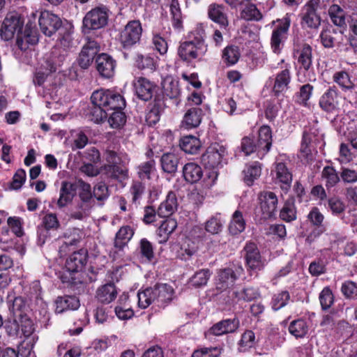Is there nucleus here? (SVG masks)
<instances>
[{
    "label": "nucleus",
    "instance_id": "obj_6",
    "mask_svg": "<svg viewBox=\"0 0 357 357\" xmlns=\"http://www.w3.org/2000/svg\"><path fill=\"white\" fill-rule=\"evenodd\" d=\"M259 211L256 215L260 220H268L275 217L278 199L276 195L271 191H264L259 195Z\"/></svg>",
    "mask_w": 357,
    "mask_h": 357
},
{
    "label": "nucleus",
    "instance_id": "obj_30",
    "mask_svg": "<svg viewBox=\"0 0 357 357\" xmlns=\"http://www.w3.org/2000/svg\"><path fill=\"white\" fill-rule=\"evenodd\" d=\"M163 95L170 99L177 98L181 93L178 81L172 76H166L162 82Z\"/></svg>",
    "mask_w": 357,
    "mask_h": 357
},
{
    "label": "nucleus",
    "instance_id": "obj_16",
    "mask_svg": "<svg viewBox=\"0 0 357 357\" xmlns=\"http://www.w3.org/2000/svg\"><path fill=\"white\" fill-rule=\"evenodd\" d=\"M99 50V44L93 40L88 39L79 54L77 59L79 66L83 69H87L92 63Z\"/></svg>",
    "mask_w": 357,
    "mask_h": 357
},
{
    "label": "nucleus",
    "instance_id": "obj_1",
    "mask_svg": "<svg viewBox=\"0 0 357 357\" xmlns=\"http://www.w3.org/2000/svg\"><path fill=\"white\" fill-rule=\"evenodd\" d=\"M174 294V291L171 285L156 284L153 287H148L138 292V306L145 309L154 303L158 307H165L173 300Z\"/></svg>",
    "mask_w": 357,
    "mask_h": 357
},
{
    "label": "nucleus",
    "instance_id": "obj_62",
    "mask_svg": "<svg viewBox=\"0 0 357 357\" xmlns=\"http://www.w3.org/2000/svg\"><path fill=\"white\" fill-rule=\"evenodd\" d=\"M319 301L324 310L331 307L334 302L333 293L329 287H324L319 294Z\"/></svg>",
    "mask_w": 357,
    "mask_h": 357
},
{
    "label": "nucleus",
    "instance_id": "obj_46",
    "mask_svg": "<svg viewBox=\"0 0 357 357\" xmlns=\"http://www.w3.org/2000/svg\"><path fill=\"white\" fill-rule=\"evenodd\" d=\"M197 251L195 242L190 238H185L180 247L178 255L181 259L187 260Z\"/></svg>",
    "mask_w": 357,
    "mask_h": 357
},
{
    "label": "nucleus",
    "instance_id": "obj_33",
    "mask_svg": "<svg viewBox=\"0 0 357 357\" xmlns=\"http://www.w3.org/2000/svg\"><path fill=\"white\" fill-rule=\"evenodd\" d=\"M291 81V74L289 69H284L278 73L275 78V82L273 87V91L275 95L286 91L289 88Z\"/></svg>",
    "mask_w": 357,
    "mask_h": 357
},
{
    "label": "nucleus",
    "instance_id": "obj_7",
    "mask_svg": "<svg viewBox=\"0 0 357 357\" xmlns=\"http://www.w3.org/2000/svg\"><path fill=\"white\" fill-rule=\"evenodd\" d=\"M208 50V45L192 42L181 43L178 48V55L183 61L190 63L194 60L202 61Z\"/></svg>",
    "mask_w": 357,
    "mask_h": 357
},
{
    "label": "nucleus",
    "instance_id": "obj_41",
    "mask_svg": "<svg viewBox=\"0 0 357 357\" xmlns=\"http://www.w3.org/2000/svg\"><path fill=\"white\" fill-rule=\"evenodd\" d=\"M245 227V221L243 213L236 210L232 215L231 220L229 223V231L232 235H237L244 231Z\"/></svg>",
    "mask_w": 357,
    "mask_h": 357
},
{
    "label": "nucleus",
    "instance_id": "obj_52",
    "mask_svg": "<svg viewBox=\"0 0 357 357\" xmlns=\"http://www.w3.org/2000/svg\"><path fill=\"white\" fill-rule=\"evenodd\" d=\"M77 187L79 188V197L80 200L82 202L93 204V195L91 192L90 184L83 181L82 180H78L77 182Z\"/></svg>",
    "mask_w": 357,
    "mask_h": 357
},
{
    "label": "nucleus",
    "instance_id": "obj_61",
    "mask_svg": "<svg viewBox=\"0 0 357 357\" xmlns=\"http://www.w3.org/2000/svg\"><path fill=\"white\" fill-rule=\"evenodd\" d=\"M290 299L289 294L287 291H283L276 294L272 298V307L274 310H278L284 307Z\"/></svg>",
    "mask_w": 357,
    "mask_h": 357
},
{
    "label": "nucleus",
    "instance_id": "obj_8",
    "mask_svg": "<svg viewBox=\"0 0 357 357\" xmlns=\"http://www.w3.org/2000/svg\"><path fill=\"white\" fill-rule=\"evenodd\" d=\"M277 22L278 24L272 32L271 45L273 51L279 54L287 37L291 24L290 15L287 13L282 19L278 20Z\"/></svg>",
    "mask_w": 357,
    "mask_h": 357
},
{
    "label": "nucleus",
    "instance_id": "obj_44",
    "mask_svg": "<svg viewBox=\"0 0 357 357\" xmlns=\"http://www.w3.org/2000/svg\"><path fill=\"white\" fill-rule=\"evenodd\" d=\"M169 9L172 17V25L176 29L183 27V16L178 0H169Z\"/></svg>",
    "mask_w": 357,
    "mask_h": 357
},
{
    "label": "nucleus",
    "instance_id": "obj_55",
    "mask_svg": "<svg viewBox=\"0 0 357 357\" xmlns=\"http://www.w3.org/2000/svg\"><path fill=\"white\" fill-rule=\"evenodd\" d=\"M244 180L248 185H252L254 180L257 179L261 175V167L259 163L248 166L244 170Z\"/></svg>",
    "mask_w": 357,
    "mask_h": 357
},
{
    "label": "nucleus",
    "instance_id": "obj_37",
    "mask_svg": "<svg viewBox=\"0 0 357 357\" xmlns=\"http://www.w3.org/2000/svg\"><path fill=\"white\" fill-rule=\"evenodd\" d=\"M275 172L277 179L282 183L281 185L282 190L287 192L289 189L292 181L291 173L283 162H279L276 165Z\"/></svg>",
    "mask_w": 357,
    "mask_h": 357
},
{
    "label": "nucleus",
    "instance_id": "obj_35",
    "mask_svg": "<svg viewBox=\"0 0 357 357\" xmlns=\"http://www.w3.org/2000/svg\"><path fill=\"white\" fill-rule=\"evenodd\" d=\"M298 63L305 70H308L312 64V48L306 43L303 44L296 52Z\"/></svg>",
    "mask_w": 357,
    "mask_h": 357
},
{
    "label": "nucleus",
    "instance_id": "obj_2",
    "mask_svg": "<svg viewBox=\"0 0 357 357\" xmlns=\"http://www.w3.org/2000/svg\"><path fill=\"white\" fill-rule=\"evenodd\" d=\"M59 43L52 52L51 57L47 61L50 72H55L64 62L67 56V50L72 43L70 33L66 29L59 33Z\"/></svg>",
    "mask_w": 357,
    "mask_h": 357
},
{
    "label": "nucleus",
    "instance_id": "obj_9",
    "mask_svg": "<svg viewBox=\"0 0 357 357\" xmlns=\"http://www.w3.org/2000/svg\"><path fill=\"white\" fill-rule=\"evenodd\" d=\"M24 22L16 13H10L4 18L1 27V37L5 40L12 39L22 32Z\"/></svg>",
    "mask_w": 357,
    "mask_h": 357
},
{
    "label": "nucleus",
    "instance_id": "obj_22",
    "mask_svg": "<svg viewBox=\"0 0 357 357\" xmlns=\"http://www.w3.org/2000/svg\"><path fill=\"white\" fill-rule=\"evenodd\" d=\"M208 15L213 22L220 25L223 31H227L229 20L225 6L220 4L213 3L208 6Z\"/></svg>",
    "mask_w": 357,
    "mask_h": 357
},
{
    "label": "nucleus",
    "instance_id": "obj_20",
    "mask_svg": "<svg viewBox=\"0 0 357 357\" xmlns=\"http://www.w3.org/2000/svg\"><path fill=\"white\" fill-rule=\"evenodd\" d=\"M96 69L105 78L113 77L115 73L116 61L107 54H100L96 59Z\"/></svg>",
    "mask_w": 357,
    "mask_h": 357
},
{
    "label": "nucleus",
    "instance_id": "obj_31",
    "mask_svg": "<svg viewBox=\"0 0 357 357\" xmlns=\"http://www.w3.org/2000/svg\"><path fill=\"white\" fill-rule=\"evenodd\" d=\"M55 306V312L62 313L68 310H77L79 307V301L76 296H60L56 299Z\"/></svg>",
    "mask_w": 357,
    "mask_h": 357
},
{
    "label": "nucleus",
    "instance_id": "obj_64",
    "mask_svg": "<svg viewBox=\"0 0 357 357\" xmlns=\"http://www.w3.org/2000/svg\"><path fill=\"white\" fill-rule=\"evenodd\" d=\"M220 354V350L218 347H204L195 350L192 357H218Z\"/></svg>",
    "mask_w": 357,
    "mask_h": 357
},
{
    "label": "nucleus",
    "instance_id": "obj_60",
    "mask_svg": "<svg viewBox=\"0 0 357 357\" xmlns=\"http://www.w3.org/2000/svg\"><path fill=\"white\" fill-rule=\"evenodd\" d=\"M328 13L332 22L336 26H341L344 24L345 19L344 17L343 10L338 5H332L328 10Z\"/></svg>",
    "mask_w": 357,
    "mask_h": 357
},
{
    "label": "nucleus",
    "instance_id": "obj_29",
    "mask_svg": "<svg viewBox=\"0 0 357 357\" xmlns=\"http://www.w3.org/2000/svg\"><path fill=\"white\" fill-rule=\"evenodd\" d=\"M77 185L68 181H63L60 189V195L57 201V205L59 208L66 206L70 203L76 192Z\"/></svg>",
    "mask_w": 357,
    "mask_h": 357
},
{
    "label": "nucleus",
    "instance_id": "obj_4",
    "mask_svg": "<svg viewBox=\"0 0 357 357\" xmlns=\"http://www.w3.org/2000/svg\"><path fill=\"white\" fill-rule=\"evenodd\" d=\"M109 11V9L102 5L92 8L83 18L84 28L92 30L105 26L108 22Z\"/></svg>",
    "mask_w": 357,
    "mask_h": 357
},
{
    "label": "nucleus",
    "instance_id": "obj_54",
    "mask_svg": "<svg viewBox=\"0 0 357 357\" xmlns=\"http://www.w3.org/2000/svg\"><path fill=\"white\" fill-rule=\"evenodd\" d=\"M123 109H113L114 112L108 118V123L112 128H120L126 121V116L122 112Z\"/></svg>",
    "mask_w": 357,
    "mask_h": 357
},
{
    "label": "nucleus",
    "instance_id": "obj_24",
    "mask_svg": "<svg viewBox=\"0 0 357 357\" xmlns=\"http://www.w3.org/2000/svg\"><path fill=\"white\" fill-rule=\"evenodd\" d=\"M238 327V319H227L215 324L211 327L208 332L213 335L220 336L226 333H234Z\"/></svg>",
    "mask_w": 357,
    "mask_h": 357
},
{
    "label": "nucleus",
    "instance_id": "obj_38",
    "mask_svg": "<svg viewBox=\"0 0 357 357\" xmlns=\"http://www.w3.org/2000/svg\"><path fill=\"white\" fill-rule=\"evenodd\" d=\"M183 174L185 180L190 183L197 182L203 175L202 168L194 162H189L184 165Z\"/></svg>",
    "mask_w": 357,
    "mask_h": 357
},
{
    "label": "nucleus",
    "instance_id": "obj_53",
    "mask_svg": "<svg viewBox=\"0 0 357 357\" xmlns=\"http://www.w3.org/2000/svg\"><path fill=\"white\" fill-rule=\"evenodd\" d=\"M255 344V335L252 331H245L238 344V350L241 352H245L253 347Z\"/></svg>",
    "mask_w": 357,
    "mask_h": 357
},
{
    "label": "nucleus",
    "instance_id": "obj_42",
    "mask_svg": "<svg viewBox=\"0 0 357 357\" xmlns=\"http://www.w3.org/2000/svg\"><path fill=\"white\" fill-rule=\"evenodd\" d=\"M241 19L245 21L259 22L263 18L261 11L257 8L256 5L249 3L245 6L240 13Z\"/></svg>",
    "mask_w": 357,
    "mask_h": 357
},
{
    "label": "nucleus",
    "instance_id": "obj_3",
    "mask_svg": "<svg viewBox=\"0 0 357 357\" xmlns=\"http://www.w3.org/2000/svg\"><path fill=\"white\" fill-rule=\"evenodd\" d=\"M91 100L93 105L105 108L108 110L123 109L126 101L122 96L110 90L100 89L95 91Z\"/></svg>",
    "mask_w": 357,
    "mask_h": 357
},
{
    "label": "nucleus",
    "instance_id": "obj_28",
    "mask_svg": "<svg viewBox=\"0 0 357 357\" xmlns=\"http://www.w3.org/2000/svg\"><path fill=\"white\" fill-rule=\"evenodd\" d=\"M177 207L178 202L175 193L169 192L165 200L159 206L157 213L160 217L169 218L176 211Z\"/></svg>",
    "mask_w": 357,
    "mask_h": 357
},
{
    "label": "nucleus",
    "instance_id": "obj_10",
    "mask_svg": "<svg viewBox=\"0 0 357 357\" xmlns=\"http://www.w3.org/2000/svg\"><path fill=\"white\" fill-rule=\"evenodd\" d=\"M227 154L226 148L219 144H215L209 146L206 151L202 155V163L208 169L218 167Z\"/></svg>",
    "mask_w": 357,
    "mask_h": 357
},
{
    "label": "nucleus",
    "instance_id": "obj_43",
    "mask_svg": "<svg viewBox=\"0 0 357 357\" xmlns=\"http://www.w3.org/2000/svg\"><path fill=\"white\" fill-rule=\"evenodd\" d=\"M289 332L297 339L303 338L308 332V326L304 319H296L290 323Z\"/></svg>",
    "mask_w": 357,
    "mask_h": 357
},
{
    "label": "nucleus",
    "instance_id": "obj_15",
    "mask_svg": "<svg viewBox=\"0 0 357 357\" xmlns=\"http://www.w3.org/2000/svg\"><path fill=\"white\" fill-rule=\"evenodd\" d=\"M320 0L309 1L303 9L302 22L308 28L317 29L321 24V17L317 13Z\"/></svg>",
    "mask_w": 357,
    "mask_h": 357
},
{
    "label": "nucleus",
    "instance_id": "obj_57",
    "mask_svg": "<svg viewBox=\"0 0 357 357\" xmlns=\"http://www.w3.org/2000/svg\"><path fill=\"white\" fill-rule=\"evenodd\" d=\"M130 194L132 197V202L135 204H139L145 192V185L139 181L132 182L130 188Z\"/></svg>",
    "mask_w": 357,
    "mask_h": 357
},
{
    "label": "nucleus",
    "instance_id": "obj_18",
    "mask_svg": "<svg viewBox=\"0 0 357 357\" xmlns=\"http://www.w3.org/2000/svg\"><path fill=\"white\" fill-rule=\"evenodd\" d=\"M340 96L335 86L330 87L321 96L319 106L327 112H333L339 109Z\"/></svg>",
    "mask_w": 357,
    "mask_h": 357
},
{
    "label": "nucleus",
    "instance_id": "obj_58",
    "mask_svg": "<svg viewBox=\"0 0 357 357\" xmlns=\"http://www.w3.org/2000/svg\"><path fill=\"white\" fill-rule=\"evenodd\" d=\"M138 249L142 257L146 261H151L154 258L153 245L146 238L140 240Z\"/></svg>",
    "mask_w": 357,
    "mask_h": 357
},
{
    "label": "nucleus",
    "instance_id": "obj_48",
    "mask_svg": "<svg viewBox=\"0 0 357 357\" xmlns=\"http://www.w3.org/2000/svg\"><path fill=\"white\" fill-rule=\"evenodd\" d=\"M211 272L209 269H202L197 271L190 278V284L195 287H200L207 284Z\"/></svg>",
    "mask_w": 357,
    "mask_h": 357
},
{
    "label": "nucleus",
    "instance_id": "obj_47",
    "mask_svg": "<svg viewBox=\"0 0 357 357\" xmlns=\"http://www.w3.org/2000/svg\"><path fill=\"white\" fill-rule=\"evenodd\" d=\"M241 56L239 48L235 45L227 46L222 52V60L227 65L231 66L237 63Z\"/></svg>",
    "mask_w": 357,
    "mask_h": 357
},
{
    "label": "nucleus",
    "instance_id": "obj_26",
    "mask_svg": "<svg viewBox=\"0 0 357 357\" xmlns=\"http://www.w3.org/2000/svg\"><path fill=\"white\" fill-rule=\"evenodd\" d=\"M256 144L258 147L259 155L263 156L269 151L272 145V135L269 126H263L260 128Z\"/></svg>",
    "mask_w": 357,
    "mask_h": 357
},
{
    "label": "nucleus",
    "instance_id": "obj_32",
    "mask_svg": "<svg viewBox=\"0 0 357 357\" xmlns=\"http://www.w3.org/2000/svg\"><path fill=\"white\" fill-rule=\"evenodd\" d=\"M177 227V222L173 218H167L162 221L160 227L157 229V236L159 243H166L170 234Z\"/></svg>",
    "mask_w": 357,
    "mask_h": 357
},
{
    "label": "nucleus",
    "instance_id": "obj_59",
    "mask_svg": "<svg viewBox=\"0 0 357 357\" xmlns=\"http://www.w3.org/2000/svg\"><path fill=\"white\" fill-rule=\"evenodd\" d=\"M206 33L204 27L202 24H197L196 27L190 33L188 42L195 44L207 45L205 41Z\"/></svg>",
    "mask_w": 357,
    "mask_h": 357
},
{
    "label": "nucleus",
    "instance_id": "obj_23",
    "mask_svg": "<svg viewBox=\"0 0 357 357\" xmlns=\"http://www.w3.org/2000/svg\"><path fill=\"white\" fill-rule=\"evenodd\" d=\"M8 310L15 317H22L26 308V302L23 297L17 296L13 290L8 291L6 297Z\"/></svg>",
    "mask_w": 357,
    "mask_h": 357
},
{
    "label": "nucleus",
    "instance_id": "obj_13",
    "mask_svg": "<svg viewBox=\"0 0 357 357\" xmlns=\"http://www.w3.org/2000/svg\"><path fill=\"white\" fill-rule=\"evenodd\" d=\"M61 21L57 15L48 11L43 12L39 18L41 31L47 36H52L57 31L59 33L61 29H64L61 26Z\"/></svg>",
    "mask_w": 357,
    "mask_h": 357
},
{
    "label": "nucleus",
    "instance_id": "obj_34",
    "mask_svg": "<svg viewBox=\"0 0 357 357\" xmlns=\"http://www.w3.org/2000/svg\"><path fill=\"white\" fill-rule=\"evenodd\" d=\"M117 295L116 287L113 283H107L100 287L96 291V297L102 303H109Z\"/></svg>",
    "mask_w": 357,
    "mask_h": 357
},
{
    "label": "nucleus",
    "instance_id": "obj_56",
    "mask_svg": "<svg viewBox=\"0 0 357 357\" xmlns=\"http://www.w3.org/2000/svg\"><path fill=\"white\" fill-rule=\"evenodd\" d=\"M233 294L238 300L247 302L251 301L259 296L258 290L251 287H245L241 291H234Z\"/></svg>",
    "mask_w": 357,
    "mask_h": 357
},
{
    "label": "nucleus",
    "instance_id": "obj_63",
    "mask_svg": "<svg viewBox=\"0 0 357 357\" xmlns=\"http://www.w3.org/2000/svg\"><path fill=\"white\" fill-rule=\"evenodd\" d=\"M93 197L99 202H104L109 197V190L107 185L103 182L97 183L93 187Z\"/></svg>",
    "mask_w": 357,
    "mask_h": 357
},
{
    "label": "nucleus",
    "instance_id": "obj_50",
    "mask_svg": "<svg viewBox=\"0 0 357 357\" xmlns=\"http://www.w3.org/2000/svg\"><path fill=\"white\" fill-rule=\"evenodd\" d=\"M321 176L325 181L327 188L335 186L340 181L339 176L333 167H325L322 171Z\"/></svg>",
    "mask_w": 357,
    "mask_h": 357
},
{
    "label": "nucleus",
    "instance_id": "obj_36",
    "mask_svg": "<svg viewBox=\"0 0 357 357\" xmlns=\"http://www.w3.org/2000/svg\"><path fill=\"white\" fill-rule=\"evenodd\" d=\"M86 261L84 252H75L66 260V268L69 272H78L82 270Z\"/></svg>",
    "mask_w": 357,
    "mask_h": 357
},
{
    "label": "nucleus",
    "instance_id": "obj_49",
    "mask_svg": "<svg viewBox=\"0 0 357 357\" xmlns=\"http://www.w3.org/2000/svg\"><path fill=\"white\" fill-rule=\"evenodd\" d=\"M137 175L141 180L150 179L151 174L155 170L154 160H149L138 165Z\"/></svg>",
    "mask_w": 357,
    "mask_h": 357
},
{
    "label": "nucleus",
    "instance_id": "obj_21",
    "mask_svg": "<svg viewBox=\"0 0 357 357\" xmlns=\"http://www.w3.org/2000/svg\"><path fill=\"white\" fill-rule=\"evenodd\" d=\"M135 93L137 97L148 101L151 99L155 90V85L146 78L139 77L134 82Z\"/></svg>",
    "mask_w": 357,
    "mask_h": 357
},
{
    "label": "nucleus",
    "instance_id": "obj_27",
    "mask_svg": "<svg viewBox=\"0 0 357 357\" xmlns=\"http://www.w3.org/2000/svg\"><path fill=\"white\" fill-rule=\"evenodd\" d=\"M38 38L37 32L35 29L26 27L24 32L17 35L16 45L22 51L26 50L29 45H35L38 43Z\"/></svg>",
    "mask_w": 357,
    "mask_h": 357
},
{
    "label": "nucleus",
    "instance_id": "obj_11",
    "mask_svg": "<svg viewBox=\"0 0 357 357\" xmlns=\"http://www.w3.org/2000/svg\"><path fill=\"white\" fill-rule=\"evenodd\" d=\"M134 234L133 229L130 226L121 227L116 234L114 248L110 251V256L116 259L123 255V248Z\"/></svg>",
    "mask_w": 357,
    "mask_h": 357
},
{
    "label": "nucleus",
    "instance_id": "obj_25",
    "mask_svg": "<svg viewBox=\"0 0 357 357\" xmlns=\"http://www.w3.org/2000/svg\"><path fill=\"white\" fill-rule=\"evenodd\" d=\"M204 112L200 107H191L184 114L182 126L186 129L197 128L202 122Z\"/></svg>",
    "mask_w": 357,
    "mask_h": 357
},
{
    "label": "nucleus",
    "instance_id": "obj_17",
    "mask_svg": "<svg viewBox=\"0 0 357 357\" xmlns=\"http://www.w3.org/2000/svg\"><path fill=\"white\" fill-rule=\"evenodd\" d=\"M241 271L242 268L241 267L236 271L230 268L220 270L218 273V278L215 283L216 289L222 292L233 287L238 278L236 272L239 273Z\"/></svg>",
    "mask_w": 357,
    "mask_h": 357
},
{
    "label": "nucleus",
    "instance_id": "obj_12",
    "mask_svg": "<svg viewBox=\"0 0 357 357\" xmlns=\"http://www.w3.org/2000/svg\"><path fill=\"white\" fill-rule=\"evenodd\" d=\"M321 43L325 48H333L335 46L341 50L346 45L347 38L341 31L330 27L321 31L319 35Z\"/></svg>",
    "mask_w": 357,
    "mask_h": 357
},
{
    "label": "nucleus",
    "instance_id": "obj_40",
    "mask_svg": "<svg viewBox=\"0 0 357 357\" xmlns=\"http://www.w3.org/2000/svg\"><path fill=\"white\" fill-rule=\"evenodd\" d=\"M162 170L168 174H174L178 167V158L173 153H165L160 158Z\"/></svg>",
    "mask_w": 357,
    "mask_h": 357
},
{
    "label": "nucleus",
    "instance_id": "obj_45",
    "mask_svg": "<svg viewBox=\"0 0 357 357\" xmlns=\"http://www.w3.org/2000/svg\"><path fill=\"white\" fill-rule=\"evenodd\" d=\"M280 218L285 222H291L296 219V210L293 199H287L280 212Z\"/></svg>",
    "mask_w": 357,
    "mask_h": 357
},
{
    "label": "nucleus",
    "instance_id": "obj_51",
    "mask_svg": "<svg viewBox=\"0 0 357 357\" xmlns=\"http://www.w3.org/2000/svg\"><path fill=\"white\" fill-rule=\"evenodd\" d=\"M224 221L221 219L220 214L212 216L205 223V229L212 234H219L223 227Z\"/></svg>",
    "mask_w": 357,
    "mask_h": 357
},
{
    "label": "nucleus",
    "instance_id": "obj_5",
    "mask_svg": "<svg viewBox=\"0 0 357 357\" xmlns=\"http://www.w3.org/2000/svg\"><path fill=\"white\" fill-rule=\"evenodd\" d=\"M142 26L139 20L129 21L120 33L119 40L124 49L131 48L140 41Z\"/></svg>",
    "mask_w": 357,
    "mask_h": 357
},
{
    "label": "nucleus",
    "instance_id": "obj_19",
    "mask_svg": "<svg viewBox=\"0 0 357 357\" xmlns=\"http://www.w3.org/2000/svg\"><path fill=\"white\" fill-rule=\"evenodd\" d=\"M100 173L105 179L122 182L128 178V169L124 166L105 165L101 168Z\"/></svg>",
    "mask_w": 357,
    "mask_h": 357
},
{
    "label": "nucleus",
    "instance_id": "obj_39",
    "mask_svg": "<svg viewBox=\"0 0 357 357\" xmlns=\"http://www.w3.org/2000/svg\"><path fill=\"white\" fill-rule=\"evenodd\" d=\"M180 147L187 153L196 154L201 148V142L196 137L187 135L181 138L180 141Z\"/></svg>",
    "mask_w": 357,
    "mask_h": 357
},
{
    "label": "nucleus",
    "instance_id": "obj_14",
    "mask_svg": "<svg viewBox=\"0 0 357 357\" xmlns=\"http://www.w3.org/2000/svg\"><path fill=\"white\" fill-rule=\"evenodd\" d=\"M244 251L246 264L250 271L257 273L264 267V261L262 260L259 251L254 243H248Z\"/></svg>",
    "mask_w": 357,
    "mask_h": 357
}]
</instances>
